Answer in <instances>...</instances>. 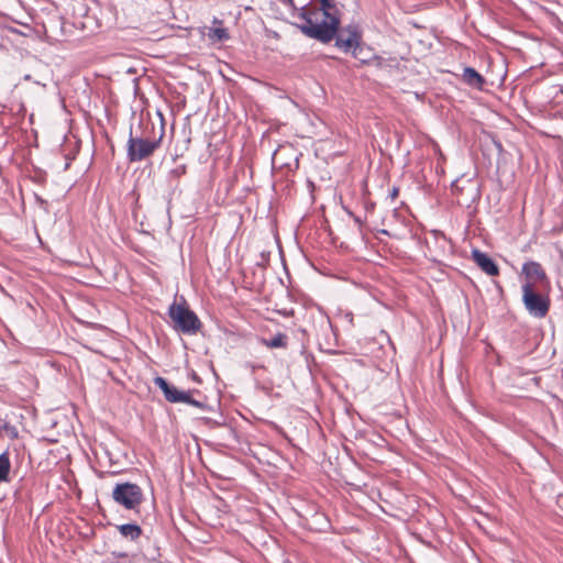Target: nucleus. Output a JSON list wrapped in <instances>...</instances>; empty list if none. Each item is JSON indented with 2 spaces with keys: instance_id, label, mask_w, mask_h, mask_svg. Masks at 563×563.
Wrapping results in <instances>:
<instances>
[{
  "instance_id": "423d86ee",
  "label": "nucleus",
  "mask_w": 563,
  "mask_h": 563,
  "mask_svg": "<svg viewBox=\"0 0 563 563\" xmlns=\"http://www.w3.org/2000/svg\"><path fill=\"white\" fill-rule=\"evenodd\" d=\"M521 272L526 277L525 284H531L532 286H534V284H537V283L549 284L547 273H545L544 268L542 267V265L538 262H534V261L525 262L522 265Z\"/></svg>"
},
{
  "instance_id": "a211bd4d",
  "label": "nucleus",
  "mask_w": 563,
  "mask_h": 563,
  "mask_svg": "<svg viewBox=\"0 0 563 563\" xmlns=\"http://www.w3.org/2000/svg\"><path fill=\"white\" fill-rule=\"evenodd\" d=\"M343 321H345L349 325H354V314L351 311L345 312L342 316Z\"/></svg>"
},
{
  "instance_id": "20e7f679",
  "label": "nucleus",
  "mask_w": 563,
  "mask_h": 563,
  "mask_svg": "<svg viewBox=\"0 0 563 563\" xmlns=\"http://www.w3.org/2000/svg\"><path fill=\"white\" fill-rule=\"evenodd\" d=\"M522 303L528 313L537 319L544 318L550 310V298L547 295H542L536 290V287L531 284H522Z\"/></svg>"
},
{
  "instance_id": "f8f14e48",
  "label": "nucleus",
  "mask_w": 563,
  "mask_h": 563,
  "mask_svg": "<svg viewBox=\"0 0 563 563\" xmlns=\"http://www.w3.org/2000/svg\"><path fill=\"white\" fill-rule=\"evenodd\" d=\"M198 393L197 390H183L179 402L190 405L192 407H196L202 411H207L209 409L208 405L203 401L197 400L192 398V394Z\"/></svg>"
},
{
  "instance_id": "2eb2a0df",
  "label": "nucleus",
  "mask_w": 563,
  "mask_h": 563,
  "mask_svg": "<svg viewBox=\"0 0 563 563\" xmlns=\"http://www.w3.org/2000/svg\"><path fill=\"white\" fill-rule=\"evenodd\" d=\"M352 55L363 64L368 63L372 58V53L362 43L353 49Z\"/></svg>"
},
{
  "instance_id": "4be33fe9",
  "label": "nucleus",
  "mask_w": 563,
  "mask_h": 563,
  "mask_svg": "<svg viewBox=\"0 0 563 563\" xmlns=\"http://www.w3.org/2000/svg\"><path fill=\"white\" fill-rule=\"evenodd\" d=\"M382 233L383 234H388V231L387 230H382Z\"/></svg>"
},
{
  "instance_id": "f3484780",
  "label": "nucleus",
  "mask_w": 563,
  "mask_h": 563,
  "mask_svg": "<svg viewBox=\"0 0 563 563\" xmlns=\"http://www.w3.org/2000/svg\"><path fill=\"white\" fill-rule=\"evenodd\" d=\"M357 26L355 25H347L346 27L340 29V26L336 29L335 35L333 36V40L336 41V37H342L343 40L346 38L349 32L356 31Z\"/></svg>"
},
{
  "instance_id": "ddd939ff",
  "label": "nucleus",
  "mask_w": 563,
  "mask_h": 563,
  "mask_svg": "<svg viewBox=\"0 0 563 563\" xmlns=\"http://www.w3.org/2000/svg\"><path fill=\"white\" fill-rule=\"evenodd\" d=\"M262 343L269 349L285 347L287 345V335L279 332L272 339H263Z\"/></svg>"
},
{
  "instance_id": "aec40b11",
  "label": "nucleus",
  "mask_w": 563,
  "mask_h": 563,
  "mask_svg": "<svg viewBox=\"0 0 563 563\" xmlns=\"http://www.w3.org/2000/svg\"><path fill=\"white\" fill-rule=\"evenodd\" d=\"M399 195V189L397 187H393V189L390 190L388 197L394 200L395 198H397Z\"/></svg>"
},
{
  "instance_id": "f257e3e1",
  "label": "nucleus",
  "mask_w": 563,
  "mask_h": 563,
  "mask_svg": "<svg viewBox=\"0 0 563 563\" xmlns=\"http://www.w3.org/2000/svg\"><path fill=\"white\" fill-rule=\"evenodd\" d=\"M319 4L308 2L298 7V18L302 23L297 27L309 38L329 43L340 25L339 11L333 0H320Z\"/></svg>"
},
{
  "instance_id": "6e6552de",
  "label": "nucleus",
  "mask_w": 563,
  "mask_h": 563,
  "mask_svg": "<svg viewBox=\"0 0 563 563\" xmlns=\"http://www.w3.org/2000/svg\"><path fill=\"white\" fill-rule=\"evenodd\" d=\"M154 384L162 390L165 399L168 402L179 404V398H180L183 390L177 389L167 379H165L164 377H161V376H157L154 378Z\"/></svg>"
},
{
  "instance_id": "412c9836",
  "label": "nucleus",
  "mask_w": 563,
  "mask_h": 563,
  "mask_svg": "<svg viewBox=\"0 0 563 563\" xmlns=\"http://www.w3.org/2000/svg\"><path fill=\"white\" fill-rule=\"evenodd\" d=\"M37 200H38V202L41 203V206H43V205H46V203H47L44 199H42V198H40V197H37Z\"/></svg>"
},
{
  "instance_id": "0eeeda50",
  "label": "nucleus",
  "mask_w": 563,
  "mask_h": 563,
  "mask_svg": "<svg viewBox=\"0 0 563 563\" xmlns=\"http://www.w3.org/2000/svg\"><path fill=\"white\" fill-rule=\"evenodd\" d=\"M472 260L487 275L497 276L499 274V268L495 261L478 249L472 251Z\"/></svg>"
},
{
  "instance_id": "1a4fd4ad",
  "label": "nucleus",
  "mask_w": 563,
  "mask_h": 563,
  "mask_svg": "<svg viewBox=\"0 0 563 563\" xmlns=\"http://www.w3.org/2000/svg\"><path fill=\"white\" fill-rule=\"evenodd\" d=\"M361 40L362 35L357 29L356 31L349 32L344 40L342 37H336L335 46L344 53H352L353 49L361 44Z\"/></svg>"
},
{
  "instance_id": "9b49d317",
  "label": "nucleus",
  "mask_w": 563,
  "mask_h": 563,
  "mask_svg": "<svg viewBox=\"0 0 563 563\" xmlns=\"http://www.w3.org/2000/svg\"><path fill=\"white\" fill-rule=\"evenodd\" d=\"M118 530L123 538L135 541L142 534V529L136 523H123L118 526Z\"/></svg>"
},
{
  "instance_id": "f03ea898",
  "label": "nucleus",
  "mask_w": 563,
  "mask_h": 563,
  "mask_svg": "<svg viewBox=\"0 0 563 563\" xmlns=\"http://www.w3.org/2000/svg\"><path fill=\"white\" fill-rule=\"evenodd\" d=\"M168 316L174 322V329L184 334H197L202 327L200 319L187 306L185 300H183V303L173 302L169 306Z\"/></svg>"
},
{
  "instance_id": "7ed1b4c3",
  "label": "nucleus",
  "mask_w": 563,
  "mask_h": 563,
  "mask_svg": "<svg viewBox=\"0 0 563 563\" xmlns=\"http://www.w3.org/2000/svg\"><path fill=\"white\" fill-rule=\"evenodd\" d=\"M162 137L163 133H161L158 139L154 140H148L142 136H134L131 128L126 144V157L129 162L135 163L151 157L159 147Z\"/></svg>"
},
{
  "instance_id": "dca6fc26",
  "label": "nucleus",
  "mask_w": 563,
  "mask_h": 563,
  "mask_svg": "<svg viewBox=\"0 0 563 563\" xmlns=\"http://www.w3.org/2000/svg\"><path fill=\"white\" fill-rule=\"evenodd\" d=\"M208 36L211 40H216V41H219V42L227 41L230 37L227 29H223V27H212V29H210L209 33H208Z\"/></svg>"
},
{
  "instance_id": "39448f33",
  "label": "nucleus",
  "mask_w": 563,
  "mask_h": 563,
  "mask_svg": "<svg viewBox=\"0 0 563 563\" xmlns=\"http://www.w3.org/2000/svg\"><path fill=\"white\" fill-rule=\"evenodd\" d=\"M113 500L125 509L135 510L143 503L142 488L134 483H118L112 490Z\"/></svg>"
},
{
  "instance_id": "9d476101",
  "label": "nucleus",
  "mask_w": 563,
  "mask_h": 563,
  "mask_svg": "<svg viewBox=\"0 0 563 563\" xmlns=\"http://www.w3.org/2000/svg\"><path fill=\"white\" fill-rule=\"evenodd\" d=\"M463 81L472 88L483 89L486 79L473 67H465L462 75Z\"/></svg>"
},
{
  "instance_id": "4468645a",
  "label": "nucleus",
  "mask_w": 563,
  "mask_h": 563,
  "mask_svg": "<svg viewBox=\"0 0 563 563\" xmlns=\"http://www.w3.org/2000/svg\"><path fill=\"white\" fill-rule=\"evenodd\" d=\"M11 463L7 452L0 454V483L9 482Z\"/></svg>"
},
{
  "instance_id": "6ab92c4d",
  "label": "nucleus",
  "mask_w": 563,
  "mask_h": 563,
  "mask_svg": "<svg viewBox=\"0 0 563 563\" xmlns=\"http://www.w3.org/2000/svg\"><path fill=\"white\" fill-rule=\"evenodd\" d=\"M284 3L291 8V10L294 11L292 15H298V7H300V4H297L295 0H284Z\"/></svg>"
}]
</instances>
